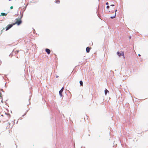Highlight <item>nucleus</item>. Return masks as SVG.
I'll use <instances>...</instances> for the list:
<instances>
[{
  "label": "nucleus",
  "mask_w": 148,
  "mask_h": 148,
  "mask_svg": "<svg viewBox=\"0 0 148 148\" xmlns=\"http://www.w3.org/2000/svg\"><path fill=\"white\" fill-rule=\"evenodd\" d=\"M13 8V7L12 6H11L10 7V9H12Z\"/></svg>",
  "instance_id": "obj_13"
},
{
  "label": "nucleus",
  "mask_w": 148,
  "mask_h": 148,
  "mask_svg": "<svg viewBox=\"0 0 148 148\" xmlns=\"http://www.w3.org/2000/svg\"><path fill=\"white\" fill-rule=\"evenodd\" d=\"M79 83L81 86H83V82L82 81H79Z\"/></svg>",
  "instance_id": "obj_10"
},
{
  "label": "nucleus",
  "mask_w": 148,
  "mask_h": 148,
  "mask_svg": "<svg viewBox=\"0 0 148 148\" xmlns=\"http://www.w3.org/2000/svg\"><path fill=\"white\" fill-rule=\"evenodd\" d=\"M108 92V91L106 89L105 90V95H106L107 93Z\"/></svg>",
  "instance_id": "obj_9"
},
{
  "label": "nucleus",
  "mask_w": 148,
  "mask_h": 148,
  "mask_svg": "<svg viewBox=\"0 0 148 148\" xmlns=\"http://www.w3.org/2000/svg\"><path fill=\"white\" fill-rule=\"evenodd\" d=\"M1 97V95H0V97Z\"/></svg>",
  "instance_id": "obj_20"
},
{
  "label": "nucleus",
  "mask_w": 148,
  "mask_h": 148,
  "mask_svg": "<svg viewBox=\"0 0 148 148\" xmlns=\"http://www.w3.org/2000/svg\"><path fill=\"white\" fill-rule=\"evenodd\" d=\"M117 54L119 57H120L121 56H123V58H125V57L124 56V52L121 51L120 52H119V51H118L117 52Z\"/></svg>",
  "instance_id": "obj_3"
},
{
  "label": "nucleus",
  "mask_w": 148,
  "mask_h": 148,
  "mask_svg": "<svg viewBox=\"0 0 148 148\" xmlns=\"http://www.w3.org/2000/svg\"><path fill=\"white\" fill-rule=\"evenodd\" d=\"M45 51L47 53V54H49L51 52L50 50L48 49H45Z\"/></svg>",
  "instance_id": "obj_6"
},
{
  "label": "nucleus",
  "mask_w": 148,
  "mask_h": 148,
  "mask_svg": "<svg viewBox=\"0 0 148 148\" xmlns=\"http://www.w3.org/2000/svg\"><path fill=\"white\" fill-rule=\"evenodd\" d=\"M116 11H117V10H115V12H116Z\"/></svg>",
  "instance_id": "obj_18"
},
{
  "label": "nucleus",
  "mask_w": 148,
  "mask_h": 148,
  "mask_svg": "<svg viewBox=\"0 0 148 148\" xmlns=\"http://www.w3.org/2000/svg\"><path fill=\"white\" fill-rule=\"evenodd\" d=\"M106 5H108V2H107L106 3Z\"/></svg>",
  "instance_id": "obj_15"
},
{
  "label": "nucleus",
  "mask_w": 148,
  "mask_h": 148,
  "mask_svg": "<svg viewBox=\"0 0 148 148\" xmlns=\"http://www.w3.org/2000/svg\"><path fill=\"white\" fill-rule=\"evenodd\" d=\"M106 7L107 9H108L110 8V7H109V6L108 5Z\"/></svg>",
  "instance_id": "obj_14"
},
{
  "label": "nucleus",
  "mask_w": 148,
  "mask_h": 148,
  "mask_svg": "<svg viewBox=\"0 0 148 148\" xmlns=\"http://www.w3.org/2000/svg\"><path fill=\"white\" fill-rule=\"evenodd\" d=\"M14 25L13 23L8 25L6 27V30L7 31L10 28Z\"/></svg>",
  "instance_id": "obj_4"
},
{
  "label": "nucleus",
  "mask_w": 148,
  "mask_h": 148,
  "mask_svg": "<svg viewBox=\"0 0 148 148\" xmlns=\"http://www.w3.org/2000/svg\"><path fill=\"white\" fill-rule=\"evenodd\" d=\"M91 49V47H87L86 48V50L87 53H89L90 51V50Z\"/></svg>",
  "instance_id": "obj_7"
},
{
  "label": "nucleus",
  "mask_w": 148,
  "mask_h": 148,
  "mask_svg": "<svg viewBox=\"0 0 148 148\" xmlns=\"http://www.w3.org/2000/svg\"><path fill=\"white\" fill-rule=\"evenodd\" d=\"M1 147V144L0 143V148Z\"/></svg>",
  "instance_id": "obj_17"
},
{
  "label": "nucleus",
  "mask_w": 148,
  "mask_h": 148,
  "mask_svg": "<svg viewBox=\"0 0 148 148\" xmlns=\"http://www.w3.org/2000/svg\"><path fill=\"white\" fill-rule=\"evenodd\" d=\"M13 123L10 122H6L4 123V127L6 130H10L12 127Z\"/></svg>",
  "instance_id": "obj_1"
},
{
  "label": "nucleus",
  "mask_w": 148,
  "mask_h": 148,
  "mask_svg": "<svg viewBox=\"0 0 148 148\" xmlns=\"http://www.w3.org/2000/svg\"><path fill=\"white\" fill-rule=\"evenodd\" d=\"M116 16V13H115V15H114V16H111L110 17V18H114Z\"/></svg>",
  "instance_id": "obj_12"
},
{
  "label": "nucleus",
  "mask_w": 148,
  "mask_h": 148,
  "mask_svg": "<svg viewBox=\"0 0 148 148\" xmlns=\"http://www.w3.org/2000/svg\"><path fill=\"white\" fill-rule=\"evenodd\" d=\"M56 3H57L59 4L60 3V1L59 0H56Z\"/></svg>",
  "instance_id": "obj_11"
},
{
  "label": "nucleus",
  "mask_w": 148,
  "mask_h": 148,
  "mask_svg": "<svg viewBox=\"0 0 148 148\" xmlns=\"http://www.w3.org/2000/svg\"><path fill=\"white\" fill-rule=\"evenodd\" d=\"M22 16L23 15H21L20 18L16 19V22L15 23H13L14 25L16 24H17L18 25H20L22 23L21 19L22 18Z\"/></svg>",
  "instance_id": "obj_2"
},
{
  "label": "nucleus",
  "mask_w": 148,
  "mask_h": 148,
  "mask_svg": "<svg viewBox=\"0 0 148 148\" xmlns=\"http://www.w3.org/2000/svg\"><path fill=\"white\" fill-rule=\"evenodd\" d=\"M114 5H111V6H114Z\"/></svg>",
  "instance_id": "obj_16"
},
{
  "label": "nucleus",
  "mask_w": 148,
  "mask_h": 148,
  "mask_svg": "<svg viewBox=\"0 0 148 148\" xmlns=\"http://www.w3.org/2000/svg\"><path fill=\"white\" fill-rule=\"evenodd\" d=\"M64 88L63 87L61 89V90H60V91L59 92V93L60 94V96L61 97H62V92H63V90Z\"/></svg>",
  "instance_id": "obj_5"
},
{
  "label": "nucleus",
  "mask_w": 148,
  "mask_h": 148,
  "mask_svg": "<svg viewBox=\"0 0 148 148\" xmlns=\"http://www.w3.org/2000/svg\"><path fill=\"white\" fill-rule=\"evenodd\" d=\"M138 56H140V54H138Z\"/></svg>",
  "instance_id": "obj_19"
},
{
  "label": "nucleus",
  "mask_w": 148,
  "mask_h": 148,
  "mask_svg": "<svg viewBox=\"0 0 148 148\" xmlns=\"http://www.w3.org/2000/svg\"><path fill=\"white\" fill-rule=\"evenodd\" d=\"M1 14L3 16H6L7 15V14H6L4 13H1Z\"/></svg>",
  "instance_id": "obj_8"
}]
</instances>
